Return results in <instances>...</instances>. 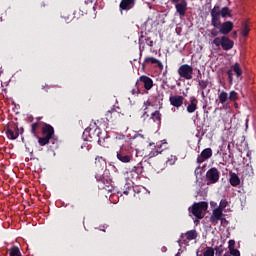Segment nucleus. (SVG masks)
Masks as SVG:
<instances>
[{"label": "nucleus", "mask_w": 256, "mask_h": 256, "mask_svg": "<svg viewBox=\"0 0 256 256\" xmlns=\"http://www.w3.org/2000/svg\"><path fill=\"white\" fill-rule=\"evenodd\" d=\"M42 135L44 137H38V143L40 147H45V145H49L50 143H55L57 138L55 137V128L51 126V124L42 123Z\"/></svg>", "instance_id": "obj_1"}, {"label": "nucleus", "mask_w": 256, "mask_h": 256, "mask_svg": "<svg viewBox=\"0 0 256 256\" xmlns=\"http://www.w3.org/2000/svg\"><path fill=\"white\" fill-rule=\"evenodd\" d=\"M134 151L135 150L130 145H123L120 147L119 151L116 152V157L121 163H131V161H133Z\"/></svg>", "instance_id": "obj_2"}, {"label": "nucleus", "mask_w": 256, "mask_h": 256, "mask_svg": "<svg viewBox=\"0 0 256 256\" xmlns=\"http://www.w3.org/2000/svg\"><path fill=\"white\" fill-rule=\"evenodd\" d=\"M207 209H209V204L205 201H202L195 202L191 207H189L188 211L192 213V215L196 217V219H203V217H205L203 213H205Z\"/></svg>", "instance_id": "obj_3"}, {"label": "nucleus", "mask_w": 256, "mask_h": 256, "mask_svg": "<svg viewBox=\"0 0 256 256\" xmlns=\"http://www.w3.org/2000/svg\"><path fill=\"white\" fill-rule=\"evenodd\" d=\"M212 44L215 45V47H222L223 51H231V49L235 46V42L230 40V38L227 36L214 38Z\"/></svg>", "instance_id": "obj_4"}, {"label": "nucleus", "mask_w": 256, "mask_h": 256, "mask_svg": "<svg viewBox=\"0 0 256 256\" xmlns=\"http://www.w3.org/2000/svg\"><path fill=\"white\" fill-rule=\"evenodd\" d=\"M211 16V25L218 29L219 25H221V6L215 5L213 9L210 11Z\"/></svg>", "instance_id": "obj_5"}, {"label": "nucleus", "mask_w": 256, "mask_h": 256, "mask_svg": "<svg viewBox=\"0 0 256 256\" xmlns=\"http://www.w3.org/2000/svg\"><path fill=\"white\" fill-rule=\"evenodd\" d=\"M178 75L187 81L193 79V66L189 64H183L178 68Z\"/></svg>", "instance_id": "obj_6"}, {"label": "nucleus", "mask_w": 256, "mask_h": 256, "mask_svg": "<svg viewBox=\"0 0 256 256\" xmlns=\"http://www.w3.org/2000/svg\"><path fill=\"white\" fill-rule=\"evenodd\" d=\"M219 177H221L219 170L216 167L210 168L206 172L207 185H215L219 181Z\"/></svg>", "instance_id": "obj_7"}, {"label": "nucleus", "mask_w": 256, "mask_h": 256, "mask_svg": "<svg viewBox=\"0 0 256 256\" xmlns=\"http://www.w3.org/2000/svg\"><path fill=\"white\" fill-rule=\"evenodd\" d=\"M197 239V230H189L186 233L180 235V239L177 241L179 245H187L189 241Z\"/></svg>", "instance_id": "obj_8"}, {"label": "nucleus", "mask_w": 256, "mask_h": 256, "mask_svg": "<svg viewBox=\"0 0 256 256\" xmlns=\"http://www.w3.org/2000/svg\"><path fill=\"white\" fill-rule=\"evenodd\" d=\"M90 138L97 141L98 145L105 147V136L101 132V128H96L92 133H90Z\"/></svg>", "instance_id": "obj_9"}, {"label": "nucleus", "mask_w": 256, "mask_h": 256, "mask_svg": "<svg viewBox=\"0 0 256 256\" xmlns=\"http://www.w3.org/2000/svg\"><path fill=\"white\" fill-rule=\"evenodd\" d=\"M95 178L98 183H102V189H106V191L113 189V180H111V178L101 175H96Z\"/></svg>", "instance_id": "obj_10"}, {"label": "nucleus", "mask_w": 256, "mask_h": 256, "mask_svg": "<svg viewBox=\"0 0 256 256\" xmlns=\"http://www.w3.org/2000/svg\"><path fill=\"white\" fill-rule=\"evenodd\" d=\"M6 136L8 139L15 141L19 137V126L17 124H13L11 127L6 126Z\"/></svg>", "instance_id": "obj_11"}, {"label": "nucleus", "mask_w": 256, "mask_h": 256, "mask_svg": "<svg viewBox=\"0 0 256 256\" xmlns=\"http://www.w3.org/2000/svg\"><path fill=\"white\" fill-rule=\"evenodd\" d=\"M213 157V150L211 148H205L201 151L200 155L197 157V163L198 165H201V163H205L207 159H211Z\"/></svg>", "instance_id": "obj_12"}, {"label": "nucleus", "mask_w": 256, "mask_h": 256, "mask_svg": "<svg viewBox=\"0 0 256 256\" xmlns=\"http://www.w3.org/2000/svg\"><path fill=\"white\" fill-rule=\"evenodd\" d=\"M219 221H221V223L225 221V218H223V211L215 208L210 216V223H212V225H217Z\"/></svg>", "instance_id": "obj_13"}, {"label": "nucleus", "mask_w": 256, "mask_h": 256, "mask_svg": "<svg viewBox=\"0 0 256 256\" xmlns=\"http://www.w3.org/2000/svg\"><path fill=\"white\" fill-rule=\"evenodd\" d=\"M234 24L232 21L220 22L218 29H220V35H229L233 31Z\"/></svg>", "instance_id": "obj_14"}, {"label": "nucleus", "mask_w": 256, "mask_h": 256, "mask_svg": "<svg viewBox=\"0 0 256 256\" xmlns=\"http://www.w3.org/2000/svg\"><path fill=\"white\" fill-rule=\"evenodd\" d=\"M136 0H121L119 4L120 11H131L135 8Z\"/></svg>", "instance_id": "obj_15"}, {"label": "nucleus", "mask_w": 256, "mask_h": 256, "mask_svg": "<svg viewBox=\"0 0 256 256\" xmlns=\"http://www.w3.org/2000/svg\"><path fill=\"white\" fill-rule=\"evenodd\" d=\"M169 101L172 107H176L177 109H179V107L183 106V101H185V98L181 95H175L170 96Z\"/></svg>", "instance_id": "obj_16"}, {"label": "nucleus", "mask_w": 256, "mask_h": 256, "mask_svg": "<svg viewBox=\"0 0 256 256\" xmlns=\"http://www.w3.org/2000/svg\"><path fill=\"white\" fill-rule=\"evenodd\" d=\"M175 9L180 17H185V13H187V0H182V2L175 4Z\"/></svg>", "instance_id": "obj_17"}, {"label": "nucleus", "mask_w": 256, "mask_h": 256, "mask_svg": "<svg viewBox=\"0 0 256 256\" xmlns=\"http://www.w3.org/2000/svg\"><path fill=\"white\" fill-rule=\"evenodd\" d=\"M138 82L140 84L143 83L146 91H150V89H153V80L149 76H141Z\"/></svg>", "instance_id": "obj_18"}, {"label": "nucleus", "mask_w": 256, "mask_h": 256, "mask_svg": "<svg viewBox=\"0 0 256 256\" xmlns=\"http://www.w3.org/2000/svg\"><path fill=\"white\" fill-rule=\"evenodd\" d=\"M105 115L108 121H116V119L120 117L121 114L119 113V111H117V108L113 106L110 110L106 112Z\"/></svg>", "instance_id": "obj_19"}, {"label": "nucleus", "mask_w": 256, "mask_h": 256, "mask_svg": "<svg viewBox=\"0 0 256 256\" xmlns=\"http://www.w3.org/2000/svg\"><path fill=\"white\" fill-rule=\"evenodd\" d=\"M149 63L151 65H155L157 64L159 69H163V63L161 61H159L157 58L155 57H146L142 66L145 67L146 65H149Z\"/></svg>", "instance_id": "obj_20"}, {"label": "nucleus", "mask_w": 256, "mask_h": 256, "mask_svg": "<svg viewBox=\"0 0 256 256\" xmlns=\"http://www.w3.org/2000/svg\"><path fill=\"white\" fill-rule=\"evenodd\" d=\"M230 179L229 183L232 187H239L241 185V178H239V175L235 172H230Z\"/></svg>", "instance_id": "obj_21"}, {"label": "nucleus", "mask_w": 256, "mask_h": 256, "mask_svg": "<svg viewBox=\"0 0 256 256\" xmlns=\"http://www.w3.org/2000/svg\"><path fill=\"white\" fill-rule=\"evenodd\" d=\"M198 103L199 101L197 100V98H195V96H192L190 98V104L186 108L187 113H195Z\"/></svg>", "instance_id": "obj_22"}, {"label": "nucleus", "mask_w": 256, "mask_h": 256, "mask_svg": "<svg viewBox=\"0 0 256 256\" xmlns=\"http://www.w3.org/2000/svg\"><path fill=\"white\" fill-rule=\"evenodd\" d=\"M95 167L96 169L101 170H104L105 167H107V161L105 160V158H103V156H97L95 158Z\"/></svg>", "instance_id": "obj_23"}, {"label": "nucleus", "mask_w": 256, "mask_h": 256, "mask_svg": "<svg viewBox=\"0 0 256 256\" xmlns=\"http://www.w3.org/2000/svg\"><path fill=\"white\" fill-rule=\"evenodd\" d=\"M43 122L37 121L31 124V130L30 133H32L33 137H36V139H39V134L37 133V129L41 127V124Z\"/></svg>", "instance_id": "obj_24"}, {"label": "nucleus", "mask_w": 256, "mask_h": 256, "mask_svg": "<svg viewBox=\"0 0 256 256\" xmlns=\"http://www.w3.org/2000/svg\"><path fill=\"white\" fill-rule=\"evenodd\" d=\"M164 149H163V144H161L158 147H155L149 154L148 157L149 159H152V157H157V155H161V153H163Z\"/></svg>", "instance_id": "obj_25"}, {"label": "nucleus", "mask_w": 256, "mask_h": 256, "mask_svg": "<svg viewBox=\"0 0 256 256\" xmlns=\"http://www.w3.org/2000/svg\"><path fill=\"white\" fill-rule=\"evenodd\" d=\"M231 69L233 73H235L236 77H242L243 76V70L241 69V65L239 63H235L231 66Z\"/></svg>", "instance_id": "obj_26"}, {"label": "nucleus", "mask_w": 256, "mask_h": 256, "mask_svg": "<svg viewBox=\"0 0 256 256\" xmlns=\"http://www.w3.org/2000/svg\"><path fill=\"white\" fill-rule=\"evenodd\" d=\"M249 31H251V28H249V24L247 22H243L242 23V31H241L242 37H248Z\"/></svg>", "instance_id": "obj_27"}, {"label": "nucleus", "mask_w": 256, "mask_h": 256, "mask_svg": "<svg viewBox=\"0 0 256 256\" xmlns=\"http://www.w3.org/2000/svg\"><path fill=\"white\" fill-rule=\"evenodd\" d=\"M218 99H219V103L224 105V103H227V100L229 99V94H227V92H225V91H222L218 95Z\"/></svg>", "instance_id": "obj_28"}, {"label": "nucleus", "mask_w": 256, "mask_h": 256, "mask_svg": "<svg viewBox=\"0 0 256 256\" xmlns=\"http://www.w3.org/2000/svg\"><path fill=\"white\" fill-rule=\"evenodd\" d=\"M220 15L223 19L231 17V9H229V7L220 8Z\"/></svg>", "instance_id": "obj_29"}, {"label": "nucleus", "mask_w": 256, "mask_h": 256, "mask_svg": "<svg viewBox=\"0 0 256 256\" xmlns=\"http://www.w3.org/2000/svg\"><path fill=\"white\" fill-rule=\"evenodd\" d=\"M8 251L10 256H23L21 255V250H19V247L17 246H12Z\"/></svg>", "instance_id": "obj_30"}, {"label": "nucleus", "mask_w": 256, "mask_h": 256, "mask_svg": "<svg viewBox=\"0 0 256 256\" xmlns=\"http://www.w3.org/2000/svg\"><path fill=\"white\" fill-rule=\"evenodd\" d=\"M151 119L156 123H161V112L155 111L151 114Z\"/></svg>", "instance_id": "obj_31"}, {"label": "nucleus", "mask_w": 256, "mask_h": 256, "mask_svg": "<svg viewBox=\"0 0 256 256\" xmlns=\"http://www.w3.org/2000/svg\"><path fill=\"white\" fill-rule=\"evenodd\" d=\"M229 101H237L239 99V95L235 90L230 91L229 96H228Z\"/></svg>", "instance_id": "obj_32"}, {"label": "nucleus", "mask_w": 256, "mask_h": 256, "mask_svg": "<svg viewBox=\"0 0 256 256\" xmlns=\"http://www.w3.org/2000/svg\"><path fill=\"white\" fill-rule=\"evenodd\" d=\"M140 83L139 81L136 82L135 88L131 90L132 95H139L141 93V90L139 89Z\"/></svg>", "instance_id": "obj_33"}, {"label": "nucleus", "mask_w": 256, "mask_h": 256, "mask_svg": "<svg viewBox=\"0 0 256 256\" xmlns=\"http://www.w3.org/2000/svg\"><path fill=\"white\" fill-rule=\"evenodd\" d=\"M201 91H205V88L208 87L209 82L207 80H200L198 83Z\"/></svg>", "instance_id": "obj_34"}, {"label": "nucleus", "mask_w": 256, "mask_h": 256, "mask_svg": "<svg viewBox=\"0 0 256 256\" xmlns=\"http://www.w3.org/2000/svg\"><path fill=\"white\" fill-rule=\"evenodd\" d=\"M204 256H215V250L211 247H208L203 253Z\"/></svg>", "instance_id": "obj_35"}, {"label": "nucleus", "mask_w": 256, "mask_h": 256, "mask_svg": "<svg viewBox=\"0 0 256 256\" xmlns=\"http://www.w3.org/2000/svg\"><path fill=\"white\" fill-rule=\"evenodd\" d=\"M227 205H228V202L225 199H223L220 201L219 207H217L216 209H219L220 211L223 212V209H225V207H227Z\"/></svg>", "instance_id": "obj_36"}, {"label": "nucleus", "mask_w": 256, "mask_h": 256, "mask_svg": "<svg viewBox=\"0 0 256 256\" xmlns=\"http://www.w3.org/2000/svg\"><path fill=\"white\" fill-rule=\"evenodd\" d=\"M210 33H211L212 37H216V38H217L221 32H220V29H219V28H215V27H214V28L210 31Z\"/></svg>", "instance_id": "obj_37"}, {"label": "nucleus", "mask_w": 256, "mask_h": 256, "mask_svg": "<svg viewBox=\"0 0 256 256\" xmlns=\"http://www.w3.org/2000/svg\"><path fill=\"white\" fill-rule=\"evenodd\" d=\"M227 75H228L229 85H233V70L232 69L228 70Z\"/></svg>", "instance_id": "obj_38"}, {"label": "nucleus", "mask_w": 256, "mask_h": 256, "mask_svg": "<svg viewBox=\"0 0 256 256\" xmlns=\"http://www.w3.org/2000/svg\"><path fill=\"white\" fill-rule=\"evenodd\" d=\"M175 161H177V158L175 156H172L167 159L166 164L173 165V164H175Z\"/></svg>", "instance_id": "obj_39"}, {"label": "nucleus", "mask_w": 256, "mask_h": 256, "mask_svg": "<svg viewBox=\"0 0 256 256\" xmlns=\"http://www.w3.org/2000/svg\"><path fill=\"white\" fill-rule=\"evenodd\" d=\"M215 255L217 256L223 255V246H218L215 248Z\"/></svg>", "instance_id": "obj_40"}, {"label": "nucleus", "mask_w": 256, "mask_h": 256, "mask_svg": "<svg viewBox=\"0 0 256 256\" xmlns=\"http://www.w3.org/2000/svg\"><path fill=\"white\" fill-rule=\"evenodd\" d=\"M229 252H230V255L241 256V252H239V250H237L235 248H232L231 250H229Z\"/></svg>", "instance_id": "obj_41"}, {"label": "nucleus", "mask_w": 256, "mask_h": 256, "mask_svg": "<svg viewBox=\"0 0 256 256\" xmlns=\"http://www.w3.org/2000/svg\"><path fill=\"white\" fill-rule=\"evenodd\" d=\"M228 249H229V251L231 249H235V240H229V242H228Z\"/></svg>", "instance_id": "obj_42"}, {"label": "nucleus", "mask_w": 256, "mask_h": 256, "mask_svg": "<svg viewBox=\"0 0 256 256\" xmlns=\"http://www.w3.org/2000/svg\"><path fill=\"white\" fill-rule=\"evenodd\" d=\"M139 47L140 49H145V43H143V36L139 38Z\"/></svg>", "instance_id": "obj_43"}, {"label": "nucleus", "mask_w": 256, "mask_h": 256, "mask_svg": "<svg viewBox=\"0 0 256 256\" xmlns=\"http://www.w3.org/2000/svg\"><path fill=\"white\" fill-rule=\"evenodd\" d=\"M145 41H146L148 47H153V40H151L150 38H147V39H145Z\"/></svg>", "instance_id": "obj_44"}, {"label": "nucleus", "mask_w": 256, "mask_h": 256, "mask_svg": "<svg viewBox=\"0 0 256 256\" xmlns=\"http://www.w3.org/2000/svg\"><path fill=\"white\" fill-rule=\"evenodd\" d=\"M139 138L140 139H145V136L141 133H138V134L135 135V139H139Z\"/></svg>", "instance_id": "obj_45"}, {"label": "nucleus", "mask_w": 256, "mask_h": 256, "mask_svg": "<svg viewBox=\"0 0 256 256\" xmlns=\"http://www.w3.org/2000/svg\"><path fill=\"white\" fill-rule=\"evenodd\" d=\"M171 3L177 5L178 3H183V0H171Z\"/></svg>", "instance_id": "obj_46"}, {"label": "nucleus", "mask_w": 256, "mask_h": 256, "mask_svg": "<svg viewBox=\"0 0 256 256\" xmlns=\"http://www.w3.org/2000/svg\"><path fill=\"white\" fill-rule=\"evenodd\" d=\"M199 220L200 219L194 220L195 225H199Z\"/></svg>", "instance_id": "obj_47"}, {"label": "nucleus", "mask_w": 256, "mask_h": 256, "mask_svg": "<svg viewBox=\"0 0 256 256\" xmlns=\"http://www.w3.org/2000/svg\"><path fill=\"white\" fill-rule=\"evenodd\" d=\"M198 71V77H201V70H197Z\"/></svg>", "instance_id": "obj_48"}, {"label": "nucleus", "mask_w": 256, "mask_h": 256, "mask_svg": "<svg viewBox=\"0 0 256 256\" xmlns=\"http://www.w3.org/2000/svg\"><path fill=\"white\" fill-rule=\"evenodd\" d=\"M201 95L202 97H205V92L203 90L201 91Z\"/></svg>", "instance_id": "obj_49"}, {"label": "nucleus", "mask_w": 256, "mask_h": 256, "mask_svg": "<svg viewBox=\"0 0 256 256\" xmlns=\"http://www.w3.org/2000/svg\"><path fill=\"white\" fill-rule=\"evenodd\" d=\"M123 193H124V195H129V191H127V190L124 191Z\"/></svg>", "instance_id": "obj_50"}, {"label": "nucleus", "mask_w": 256, "mask_h": 256, "mask_svg": "<svg viewBox=\"0 0 256 256\" xmlns=\"http://www.w3.org/2000/svg\"><path fill=\"white\" fill-rule=\"evenodd\" d=\"M150 147H155V143H150Z\"/></svg>", "instance_id": "obj_51"}, {"label": "nucleus", "mask_w": 256, "mask_h": 256, "mask_svg": "<svg viewBox=\"0 0 256 256\" xmlns=\"http://www.w3.org/2000/svg\"><path fill=\"white\" fill-rule=\"evenodd\" d=\"M145 105H151V103L149 101H146Z\"/></svg>", "instance_id": "obj_52"}, {"label": "nucleus", "mask_w": 256, "mask_h": 256, "mask_svg": "<svg viewBox=\"0 0 256 256\" xmlns=\"http://www.w3.org/2000/svg\"><path fill=\"white\" fill-rule=\"evenodd\" d=\"M233 35H237V31H234V32H233Z\"/></svg>", "instance_id": "obj_53"}, {"label": "nucleus", "mask_w": 256, "mask_h": 256, "mask_svg": "<svg viewBox=\"0 0 256 256\" xmlns=\"http://www.w3.org/2000/svg\"><path fill=\"white\" fill-rule=\"evenodd\" d=\"M136 157H139V153L136 151Z\"/></svg>", "instance_id": "obj_54"}, {"label": "nucleus", "mask_w": 256, "mask_h": 256, "mask_svg": "<svg viewBox=\"0 0 256 256\" xmlns=\"http://www.w3.org/2000/svg\"><path fill=\"white\" fill-rule=\"evenodd\" d=\"M102 231H104V232H105V228H102Z\"/></svg>", "instance_id": "obj_55"}, {"label": "nucleus", "mask_w": 256, "mask_h": 256, "mask_svg": "<svg viewBox=\"0 0 256 256\" xmlns=\"http://www.w3.org/2000/svg\"><path fill=\"white\" fill-rule=\"evenodd\" d=\"M176 256H179V254H176Z\"/></svg>", "instance_id": "obj_56"}]
</instances>
